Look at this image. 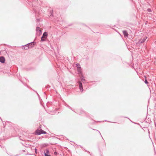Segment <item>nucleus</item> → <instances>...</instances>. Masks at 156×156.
I'll list each match as a JSON object with an SVG mask.
<instances>
[{
  "instance_id": "10",
  "label": "nucleus",
  "mask_w": 156,
  "mask_h": 156,
  "mask_svg": "<svg viewBox=\"0 0 156 156\" xmlns=\"http://www.w3.org/2000/svg\"><path fill=\"white\" fill-rule=\"evenodd\" d=\"M145 83L146 84H147L148 83V82L146 80H145Z\"/></svg>"
},
{
  "instance_id": "11",
  "label": "nucleus",
  "mask_w": 156,
  "mask_h": 156,
  "mask_svg": "<svg viewBox=\"0 0 156 156\" xmlns=\"http://www.w3.org/2000/svg\"><path fill=\"white\" fill-rule=\"evenodd\" d=\"M54 154L55 155H57V153L56 152H54Z\"/></svg>"
},
{
  "instance_id": "1",
  "label": "nucleus",
  "mask_w": 156,
  "mask_h": 156,
  "mask_svg": "<svg viewBox=\"0 0 156 156\" xmlns=\"http://www.w3.org/2000/svg\"><path fill=\"white\" fill-rule=\"evenodd\" d=\"M48 36V34L47 32H44L43 34L42 37L41 38V40L42 41H44L46 39Z\"/></svg>"
},
{
  "instance_id": "4",
  "label": "nucleus",
  "mask_w": 156,
  "mask_h": 156,
  "mask_svg": "<svg viewBox=\"0 0 156 156\" xmlns=\"http://www.w3.org/2000/svg\"><path fill=\"white\" fill-rule=\"evenodd\" d=\"M5 58L4 57L2 56L0 57V62L2 63H4L5 62Z\"/></svg>"
},
{
  "instance_id": "6",
  "label": "nucleus",
  "mask_w": 156,
  "mask_h": 156,
  "mask_svg": "<svg viewBox=\"0 0 156 156\" xmlns=\"http://www.w3.org/2000/svg\"><path fill=\"white\" fill-rule=\"evenodd\" d=\"M123 33L125 37H128V34L126 31L124 30L123 31Z\"/></svg>"
},
{
  "instance_id": "12",
  "label": "nucleus",
  "mask_w": 156,
  "mask_h": 156,
  "mask_svg": "<svg viewBox=\"0 0 156 156\" xmlns=\"http://www.w3.org/2000/svg\"><path fill=\"white\" fill-rule=\"evenodd\" d=\"M39 29V27H37V30H38Z\"/></svg>"
},
{
  "instance_id": "8",
  "label": "nucleus",
  "mask_w": 156,
  "mask_h": 156,
  "mask_svg": "<svg viewBox=\"0 0 156 156\" xmlns=\"http://www.w3.org/2000/svg\"><path fill=\"white\" fill-rule=\"evenodd\" d=\"M146 38H147V37H145L144 39H143V40H140V42L141 43H143L145 41Z\"/></svg>"
},
{
  "instance_id": "13",
  "label": "nucleus",
  "mask_w": 156,
  "mask_h": 156,
  "mask_svg": "<svg viewBox=\"0 0 156 156\" xmlns=\"http://www.w3.org/2000/svg\"><path fill=\"white\" fill-rule=\"evenodd\" d=\"M36 150H37L36 149H35V152H36Z\"/></svg>"
},
{
  "instance_id": "3",
  "label": "nucleus",
  "mask_w": 156,
  "mask_h": 156,
  "mask_svg": "<svg viewBox=\"0 0 156 156\" xmlns=\"http://www.w3.org/2000/svg\"><path fill=\"white\" fill-rule=\"evenodd\" d=\"M76 67L77 68V71L79 73L81 72V67L80 65L79 64H76Z\"/></svg>"
},
{
  "instance_id": "2",
  "label": "nucleus",
  "mask_w": 156,
  "mask_h": 156,
  "mask_svg": "<svg viewBox=\"0 0 156 156\" xmlns=\"http://www.w3.org/2000/svg\"><path fill=\"white\" fill-rule=\"evenodd\" d=\"M36 133L37 135H40L42 133H46V132L41 129H38L36 130Z\"/></svg>"
},
{
  "instance_id": "7",
  "label": "nucleus",
  "mask_w": 156,
  "mask_h": 156,
  "mask_svg": "<svg viewBox=\"0 0 156 156\" xmlns=\"http://www.w3.org/2000/svg\"><path fill=\"white\" fill-rule=\"evenodd\" d=\"M49 151L48 150H46V152L45 153V156H51L49 155Z\"/></svg>"
},
{
  "instance_id": "5",
  "label": "nucleus",
  "mask_w": 156,
  "mask_h": 156,
  "mask_svg": "<svg viewBox=\"0 0 156 156\" xmlns=\"http://www.w3.org/2000/svg\"><path fill=\"white\" fill-rule=\"evenodd\" d=\"M79 86L80 88V90H81V91L82 92L83 91V87L82 86V83L80 82H79Z\"/></svg>"
},
{
  "instance_id": "9",
  "label": "nucleus",
  "mask_w": 156,
  "mask_h": 156,
  "mask_svg": "<svg viewBox=\"0 0 156 156\" xmlns=\"http://www.w3.org/2000/svg\"><path fill=\"white\" fill-rule=\"evenodd\" d=\"M147 10L149 12H151V10L150 9H148Z\"/></svg>"
}]
</instances>
